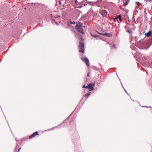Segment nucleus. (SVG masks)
Returning <instances> with one entry per match:
<instances>
[{"label":"nucleus","mask_w":152,"mask_h":152,"mask_svg":"<svg viewBox=\"0 0 152 152\" xmlns=\"http://www.w3.org/2000/svg\"><path fill=\"white\" fill-rule=\"evenodd\" d=\"M84 45L83 42V40L82 38L80 39L79 44V52H82L83 53L84 52Z\"/></svg>","instance_id":"f257e3e1"},{"label":"nucleus","mask_w":152,"mask_h":152,"mask_svg":"<svg viewBox=\"0 0 152 152\" xmlns=\"http://www.w3.org/2000/svg\"><path fill=\"white\" fill-rule=\"evenodd\" d=\"M82 25H77L76 26V28L77 31L82 33H84V30L82 28Z\"/></svg>","instance_id":"f03ea898"},{"label":"nucleus","mask_w":152,"mask_h":152,"mask_svg":"<svg viewBox=\"0 0 152 152\" xmlns=\"http://www.w3.org/2000/svg\"><path fill=\"white\" fill-rule=\"evenodd\" d=\"M81 60L83 61L88 66H89V61L88 58H87L86 56H85L84 57H83L81 58Z\"/></svg>","instance_id":"7ed1b4c3"},{"label":"nucleus","mask_w":152,"mask_h":152,"mask_svg":"<svg viewBox=\"0 0 152 152\" xmlns=\"http://www.w3.org/2000/svg\"><path fill=\"white\" fill-rule=\"evenodd\" d=\"M101 13L103 17H106L107 15V12L105 10H103L102 11Z\"/></svg>","instance_id":"20e7f679"},{"label":"nucleus","mask_w":152,"mask_h":152,"mask_svg":"<svg viewBox=\"0 0 152 152\" xmlns=\"http://www.w3.org/2000/svg\"><path fill=\"white\" fill-rule=\"evenodd\" d=\"M98 32L99 34H102V35H103V36H107V37H110L111 36V35L110 34H109V33H104V34H101L98 32Z\"/></svg>","instance_id":"39448f33"},{"label":"nucleus","mask_w":152,"mask_h":152,"mask_svg":"<svg viewBox=\"0 0 152 152\" xmlns=\"http://www.w3.org/2000/svg\"><path fill=\"white\" fill-rule=\"evenodd\" d=\"M95 85V83H90L87 86H86L85 87V88L88 89V87H89V86H94Z\"/></svg>","instance_id":"423d86ee"},{"label":"nucleus","mask_w":152,"mask_h":152,"mask_svg":"<svg viewBox=\"0 0 152 152\" xmlns=\"http://www.w3.org/2000/svg\"><path fill=\"white\" fill-rule=\"evenodd\" d=\"M151 31H149L148 32L146 33L145 35L147 37H149L151 35Z\"/></svg>","instance_id":"0eeeda50"},{"label":"nucleus","mask_w":152,"mask_h":152,"mask_svg":"<svg viewBox=\"0 0 152 152\" xmlns=\"http://www.w3.org/2000/svg\"><path fill=\"white\" fill-rule=\"evenodd\" d=\"M136 8H138L140 6V3L139 2H136Z\"/></svg>","instance_id":"6e6552de"},{"label":"nucleus","mask_w":152,"mask_h":152,"mask_svg":"<svg viewBox=\"0 0 152 152\" xmlns=\"http://www.w3.org/2000/svg\"><path fill=\"white\" fill-rule=\"evenodd\" d=\"M94 87H93V86H89V87H88V90H89L90 91H91L92 90H93L94 89Z\"/></svg>","instance_id":"1a4fd4ad"},{"label":"nucleus","mask_w":152,"mask_h":152,"mask_svg":"<svg viewBox=\"0 0 152 152\" xmlns=\"http://www.w3.org/2000/svg\"><path fill=\"white\" fill-rule=\"evenodd\" d=\"M35 136V135L34 134V133L32 134H31L29 137V139H31L33 137H34Z\"/></svg>","instance_id":"9d476101"},{"label":"nucleus","mask_w":152,"mask_h":152,"mask_svg":"<svg viewBox=\"0 0 152 152\" xmlns=\"http://www.w3.org/2000/svg\"><path fill=\"white\" fill-rule=\"evenodd\" d=\"M91 36L95 38L99 37V36L98 35H97L96 34H93L91 33Z\"/></svg>","instance_id":"9b49d317"},{"label":"nucleus","mask_w":152,"mask_h":152,"mask_svg":"<svg viewBox=\"0 0 152 152\" xmlns=\"http://www.w3.org/2000/svg\"><path fill=\"white\" fill-rule=\"evenodd\" d=\"M91 92H88L85 94V96L87 98L88 96L90 95Z\"/></svg>","instance_id":"f8f14e48"},{"label":"nucleus","mask_w":152,"mask_h":152,"mask_svg":"<svg viewBox=\"0 0 152 152\" xmlns=\"http://www.w3.org/2000/svg\"><path fill=\"white\" fill-rule=\"evenodd\" d=\"M117 19L118 18L120 20V21L121 22L122 20L121 18V16L120 15H118L117 16Z\"/></svg>","instance_id":"ddd939ff"},{"label":"nucleus","mask_w":152,"mask_h":152,"mask_svg":"<svg viewBox=\"0 0 152 152\" xmlns=\"http://www.w3.org/2000/svg\"><path fill=\"white\" fill-rule=\"evenodd\" d=\"M35 135H38V132H36L34 133Z\"/></svg>","instance_id":"4468645a"},{"label":"nucleus","mask_w":152,"mask_h":152,"mask_svg":"<svg viewBox=\"0 0 152 152\" xmlns=\"http://www.w3.org/2000/svg\"><path fill=\"white\" fill-rule=\"evenodd\" d=\"M70 23L73 24L74 23H75V22H70Z\"/></svg>","instance_id":"2eb2a0df"},{"label":"nucleus","mask_w":152,"mask_h":152,"mask_svg":"<svg viewBox=\"0 0 152 152\" xmlns=\"http://www.w3.org/2000/svg\"><path fill=\"white\" fill-rule=\"evenodd\" d=\"M85 87H86V86H85V85H83V86L82 88H85Z\"/></svg>","instance_id":"dca6fc26"},{"label":"nucleus","mask_w":152,"mask_h":152,"mask_svg":"<svg viewBox=\"0 0 152 152\" xmlns=\"http://www.w3.org/2000/svg\"><path fill=\"white\" fill-rule=\"evenodd\" d=\"M97 1H96V2H90V3H96Z\"/></svg>","instance_id":"f3484780"},{"label":"nucleus","mask_w":152,"mask_h":152,"mask_svg":"<svg viewBox=\"0 0 152 152\" xmlns=\"http://www.w3.org/2000/svg\"><path fill=\"white\" fill-rule=\"evenodd\" d=\"M21 149V148H19L18 150V151L17 152H19V151H20V149Z\"/></svg>","instance_id":"a211bd4d"},{"label":"nucleus","mask_w":152,"mask_h":152,"mask_svg":"<svg viewBox=\"0 0 152 152\" xmlns=\"http://www.w3.org/2000/svg\"><path fill=\"white\" fill-rule=\"evenodd\" d=\"M117 19V17L116 18H115L114 19V20H115Z\"/></svg>","instance_id":"6ab92c4d"},{"label":"nucleus","mask_w":152,"mask_h":152,"mask_svg":"<svg viewBox=\"0 0 152 152\" xmlns=\"http://www.w3.org/2000/svg\"><path fill=\"white\" fill-rule=\"evenodd\" d=\"M138 12V11L137 10H136L135 11V12Z\"/></svg>","instance_id":"aec40b11"},{"label":"nucleus","mask_w":152,"mask_h":152,"mask_svg":"<svg viewBox=\"0 0 152 152\" xmlns=\"http://www.w3.org/2000/svg\"><path fill=\"white\" fill-rule=\"evenodd\" d=\"M87 76H89V73H87Z\"/></svg>","instance_id":"412c9836"},{"label":"nucleus","mask_w":152,"mask_h":152,"mask_svg":"<svg viewBox=\"0 0 152 152\" xmlns=\"http://www.w3.org/2000/svg\"><path fill=\"white\" fill-rule=\"evenodd\" d=\"M128 32H129V33H130L131 32L129 30H128V31H127Z\"/></svg>","instance_id":"4be33fe9"},{"label":"nucleus","mask_w":152,"mask_h":152,"mask_svg":"<svg viewBox=\"0 0 152 152\" xmlns=\"http://www.w3.org/2000/svg\"><path fill=\"white\" fill-rule=\"evenodd\" d=\"M147 0V1H150L152 0Z\"/></svg>","instance_id":"5701e85b"},{"label":"nucleus","mask_w":152,"mask_h":152,"mask_svg":"<svg viewBox=\"0 0 152 152\" xmlns=\"http://www.w3.org/2000/svg\"><path fill=\"white\" fill-rule=\"evenodd\" d=\"M59 3L60 4H61V2L60 1H59Z\"/></svg>","instance_id":"b1692460"},{"label":"nucleus","mask_w":152,"mask_h":152,"mask_svg":"<svg viewBox=\"0 0 152 152\" xmlns=\"http://www.w3.org/2000/svg\"><path fill=\"white\" fill-rule=\"evenodd\" d=\"M126 5H127L128 4V3L127 2V1H126Z\"/></svg>","instance_id":"393cba45"},{"label":"nucleus","mask_w":152,"mask_h":152,"mask_svg":"<svg viewBox=\"0 0 152 152\" xmlns=\"http://www.w3.org/2000/svg\"><path fill=\"white\" fill-rule=\"evenodd\" d=\"M142 107H146V106H142Z\"/></svg>","instance_id":"a878e982"},{"label":"nucleus","mask_w":152,"mask_h":152,"mask_svg":"<svg viewBox=\"0 0 152 152\" xmlns=\"http://www.w3.org/2000/svg\"><path fill=\"white\" fill-rule=\"evenodd\" d=\"M113 45L114 46V47L115 48V46H114L115 45Z\"/></svg>","instance_id":"bb28decb"},{"label":"nucleus","mask_w":152,"mask_h":152,"mask_svg":"<svg viewBox=\"0 0 152 152\" xmlns=\"http://www.w3.org/2000/svg\"><path fill=\"white\" fill-rule=\"evenodd\" d=\"M124 91H125L126 92V90H125V89H124Z\"/></svg>","instance_id":"cd10ccee"},{"label":"nucleus","mask_w":152,"mask_h":152,"mask_svg":"<svg viewBox=\"0 0 152 152\" xmlns=\"http://www.w3.org/2000/svg\"><path fill=\"white\" fill-rule=\"evenodd\" d=\"M151 107L150 106H149V107Z\"/></svg>","instance_id":"c85d7f7f"}]
</instances>
